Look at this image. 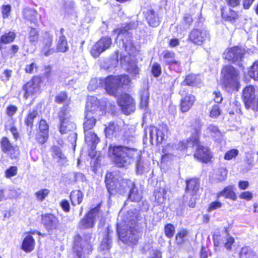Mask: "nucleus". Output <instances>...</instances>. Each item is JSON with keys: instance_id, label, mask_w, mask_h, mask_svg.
<instances>
[{"instance_id": "28", "label": "nucleus", "mask_w": 258, "mask_h": 258, "mask_svg": "<svg viewBox=\"0 0 258 258\" xmlns=\"http://www.w3.org/2000/svg\"><path fill=\"white\" fill-rule=\"evenodd\" d=\"M185 191L191 195H195L199 190L200 182L197 178H192L186 181Z\"/></svg>"}, {"instance_id": "47", "label": "nucleus", "mask_w": 258, "mask_h": 258, "mask_svg": "<svg viewBox=\"0 0 258 258\" xmlns=\"http://www.w3.org/2000/svg\"><path fill=\"white\" fill-rule=\"evenodd\" d=\"M248 75L250 78L258 81V61L254 62L250 68Z\"/></svg>"}, {"instance_id": "53", "label": "nucleus", "mask_w": 258, "mask_h": 258, "mask_svg": "<svg viewBox=\"0 0 258 258\" xmlns=\"http://www.w3.org/2000/svg\"><path fill=\"white\" fill-rule=\"evenodd\" d=\"M198 78L199 76L195 75H187L184 81V83L187 85H194L197 83Z\"/></svg>"}, {"instance_id": "16", "label": "nucleus", "mask_w": 258, "mask_h": 258, "mask_svg": "<svg viewBox=\"0 0 258 258\" xmlns=\"http://www.w3.org/2000/svg\"><path fill=\"white\" fill-rule=\"evenodd\" d=\"M120 61L122 67L132 76L136 77L137 75L139 74V69L138 68L136 62L131 59L130 55H126L121 56Z\"/></svg>"}, {"instance_id": "5", "label": "nucleus", "mask_w": 258, "mask_h": 258, "mask_svg": "<svg viewBox=\"0 0 258 258\" xmlns=\"http://www.w3.org/2000/svg\"><path fill=\"white\" fill-rule=\"evenodd\" d=\"M130 82L127 75L109 76L105 79V90L107 93L112 96H116L121 85H127Z\"/></svg>"}, {"instance_id": "7", "label": "nucleus", "mask_w": 258, "mask_h": 258, "mask_svg": "<svg viewBox=\"0 0 258 258\" xmlns=\"http://www.w3.org/2000/svg\"><path fill=\"white\" fill-rule=\"evenodd\" d=\"M223 77V83L226 87L234 89L238 84L239 74L231 66H225L221 72Z\"/></svg>"}, {"instance_id": "54", "label": "nucleus", "mask_w": 258, "mask_h": 258, "mask_svg": "<svg viewBox=\"0 0 258 258\" xmlns=\"http://www.w3.org/2000/svg\"><path fill=\"white\" fill-rule=\"evenodd\" d=\"M55 101L59 104L63 103L68 104L69 100L66 92H62L55 97Z\"/></svg>"}, {"instance_id": "23", "label": "nucleus", "mask_w": 258, "mask_h": 258, "mask_svg": "<svg viewBox=\"0 0 258 258\" xmlns=\"http://www.w3.org/2000/svg\"><path fill=\"white\" fill-rule=\"evenodd\" d=\"M1 148L2 151L10 154L12 158H16L18 155V150L17 147L13 146L6 137L2 138L1 142Z\"/></svg>"}, {"instance_id": "32", "label": "nucleus", "mask_w": 258, "mask_h": 258, "mask_svg": "<svg viewBox=\"0 0 258 258\" xmlns=\"http://www.w3.org/2000/svg\"><path fill=\"white\" fill-rule=\"evenodd\" d=\"M57 51L65 52L69 49L68 41L65 36H59L56 41Z\"/></svg>"}, {"instance_id": "21", "label": "nucleus", "mask_w": 258, "mask_h": 258, "mask_svg": "<svg viewBox=\"0 0 258 258\" xmlns=\"http://www.w3.org/2000/svg\"><path fill=\"white\" fill-rule=\"evenodd\" d=\"M195 148H196V152L194 154V157L198 160L207 162L212 158L209 149L207 147L201 146L199 140L198 144L194 145Z\"/></svg>"}, {"instance_id": "12", "label": "nucleus", "mask_w": 258, "mask_h": 258, "mask_svg": "<svg viewBox=\"0 0 258 258\" xmlns=\"http://www.w3.org/2000/svg\"><path fill=\"white\" fill-rule=\"evenodd\" d=\"M111 44L110 38L102 37L93 46L90 52L94 57H98L101 53L110 48Z\"/></svg>"}, {"instance_id": "27", "label": "nucleus", "mask_w": 258, "mask_h": 258, "mask_svg": "<svg viewBox=\"0 0 258 258\" xmlns=\"http://www.w3.org/2000/svg\"><path fill=\"white\" fill-rule=\"evenodd\" d=\"M196 99L194 95L188 94L181 100L180 108L183 112L188 111L194 105Z\"/></svg>"}, {"instance_id": "39", "label": "nucleus", "mask_w": 258, "mask_h": 258, "mask_svg": "<svg viewBox=\"0 0 258 258\" xmlns=\"http://www.w3.org/2000/svg\"><path fill=\"white\" fill-rule=\"evenodd\" d=\"M147 20L149 24L152 27H156L160 24L159 18L156 17L153 10H150L147 12Z\"/></svg>"}, {"instance_id": "4", "label": "nucleus", "mask_w": 258, "mask_h": 258, "mask_svg": "<svg viewBox=\"0 0 258 258\" xmlns=\"http://www.w3.org/2000/svg\"><path fill=\"white\" fill-rule=\"evenodd\" d=\"M58 117L60 120V132L61 134H66L69 131H72L75 128V124L69 121L70 115L66 107H62L58 113ZM77 138V134L71 132L68 137V140L72 143L76 142Z\"/></svg>"}, {"instance_id": "44", "label": "nucleus", "mask_w": 258, "mask_h": 258, "mask_svg": "<svg viewBox=\"0 0 258 258\" xmlns=\"http://www.w3.org/2000/svg\"><path fill=\"white\" fill-rule=\"evenodd\" d=\"M166 194V191L163 188L155 190L154 191V197L156 202L159 204H163L165 200Z\"/></svg>"}, {"instance_id": "24", "label": "nucleus", "mask_w": 258, "mask_h": 258, "mask_svg": "<svg viewBox=\"0 0 258 258\" xmlns=\"http://www.w3.org/2000/svg\"><path fill=\"white\" fill-rule=\"evenodd\" d=\"M255 89L252 86H248L243 90L242 97L246 107H251L255 97Z\"/></svg>"}, {"instance_id": "8", "label": "nucleus", "mask_w": 258, "mask_h": 258, "mask_svg": "<svg viewBox=\"0 0 258 258\" xmlns=\"http://www.w3.org/2000/svg\"><path fill=\"white\" fill-rule=\"evenodd\" d=\"M149 131L150 138V142L153 144L155 142L156 144L161 143L165 139L168 132V128L166 125L162 124L158 127L151 126L145 130V134Z\"/></svg>"}, {"instance_id": "18", "label": "nucleus", "mask_w": 258, "mask_h": 258, "mask_svg": "<svg viewBox=\"0 0 258 258\" xmlns=\"http://www.w3.org/2000/svg\"><path fill=\"white\" fill-rule=\"evenodd\" d=\"M125 130L126 127L123 128L114 122H110L105 128V133L106 136L109 138L112 136L127 137L128 134L125 132Z\"/></svg>"}, {"instance_id": "58", "label": "nucleus", "mask_w": 258, "mask_h": 258, "mask_svg": "<svg viewBox=\"0 0 258 258\" xmlns=\"http://www.w3.org/2000/svg\"><path fill=\"white\" fill-rule=\"evenodd\" d=\"M187 232L186 230L180 231L176 235V242L177 244H181L183 242V238L186 236Z\"/></svg>"}, {"instance_id": "63", "label": "nucleus", "mask_w": 258, "mask_h": 258, "mask_svg": "<svg viewBox=\"0 0 258 258\" xmlns=\"http://www.w3.org/2000/svg\"><path fill=\"white\" fill-rule=\"evenodd\" d=\"M238 154V151L237 149H231L227 152L225 155L224 158L229 160L235 157Z\"/></svg>"}, {"instance_id": "14", "label": "nucleus", "mask_w": 258, "mask_h": 258, "mask_svg": "<svg viewBox=\"0 0 258 258\" xmlns=\"http://www.w3.org/2000/svg\"><path fill=\"white\" fill-rule=\"evenodd\" d=\"M53 40V34L49 32H45L42 36L40 40L41 52L46 56L54 52L51 48Z\"/></svg>"}, {"instance_id": "57", "label": "nucleus", "mask_w": 258, "mask_h": 258, "mask_svg": "<svg viewBox=\"0 0 258 258\" xmlns=\"http://www.w3.org/2000/svg\"><path fill=\"white\" fill-rule=\"evenodd\" d=\"M152 73L155 77H159L161 73V67L157 62L153 63L152 67Z\"/></svg>"}, {"instance_id": "11", "label": "nucleus", "mask_w": 258, "mask_h": 258, "mask_svg": "<svg viewBox=\"0 0 258 258\" xmlns=\"http://www.w3.org/2000/svg\"><path fill=\"white\" fill-rule=\"evenodd\" d=\"M188 38L193 43L199 45L210 39L209 32L204 29H194L189 33Z\"/></svg>"}, {"instance_id": "9", "label": "nucleus", "mask_w": 258, "mask_h": 258, "mask_svg": "<svg viewBox=\"0 0 258 258\" xmlns=\"http://www.w3.org/2000/svg\"><path fill=\"white\" fill-rule=\"evenodd\" d=\"M101 215L99 207H95L91 210L84 218L80 220L79 224V228L81 229H88L93 227L97 218H99Z\"/></svg>"}, {"instance_id": "52", "label": "nucleus", "mask_w": 258, "mask_h": 258, "mask_svg": "<svg viewBox=\"0 0 258 258\" xmlns=\"http://www.w3.org/2000/svg\"><path fill=\"white\" fill-rule=\"evenodd\" d=\"M111 247V240L109 238L108 235L103 238L101 241L100 249L101 250H109Z\"/></svg>"}, {"instance_id": "3", "label": "nucleus", "mask_w": 258, "mask_h": 258, "mask_svg": "<svg viewBox=\"0 0 258 258\" xmlns=\"http://www.w3.org/2000/svg\"><path fill=\"white\" fill-rule=\"evenodd\" d=\"M105 182L110 195L122 194L134 186V182L131 180L115 178L114 173L112 172L106 174Z\"/></svg>"}, {"instance_id": "61", "label": "nucleus", "mask_w": 258, "mask_h": 258, "mask_svg": "<svg viewBox=\"0 0 258 258\" xmlns=\"http://www.w3.org/2000/svg\"><path fill=\"white\" fill-rule=\"evenodd\" d=\"M11 6L10 5H3L2 7V13L4 19L7 18L10 15Z\"/></svg>"}, {"instance_id": "29", "label": "nucleus", "mask_w": 258, "mask_h": 258, "mask_svg": "<svg viewBox=\"0 0 258 258\" xmlns=\"http://www.w3.org/2000/svg\"><path fill=\"white\" fill-rule=\"evenodd\" d=\"M85 135V141L87 144L91 146L93 150L96 148V145L99 142V139L97 135L91 131H84Z\"/></svg>"}, {"instance_id": "60", "label": "nucleus", "mask_w": 258, "mask_h": 258, "mask_svg": "<svg viewBox=\"0 0 258 258\" xmlns=\"http://www.w3.org/2000/svg\"><path fill=\"white\" fill-rule=\"evenodd\" d=\"M222 206V204L219 201H215L211 203L207 209L208 212H211L212 211L217 210L220 208Z\"/></svg>"}, {"instance_id": "22", "label": "nucleus", "mask_w": 258, "mask_h": 258, "mask_svg": "<svg viewBox=\"0 0 258 258\" xmlns=\"http://www.w3.org/2000/svg\"><path fill=\"white\" fill-rule=\"evenodd\" d=\"M163 61L166 64H169L171 69L176 71L179 70L180 62L175 59V53L173 51L164 50L162 53Z\"/></svg>"}, {"instance_id": "41", "label": "nucleus", "mask_w": 258, "mask_h": 258, "mask_svg": "<svg viewBox=\"0 0 258 258\" xmlns=\"http://www.w3.org/2000/svg\"><path fill=\"white\" fill-rule=\"evenodd\" d=\"M83 195L80 190H74L70 195V198L73 205L80 204L83 200Z\"/></svg>"}, {"instance_id": "51", "label": "nucleus", "mask_w": 258, "mask_h": 258, "mask_svg": "<svg viewBox=\"0 0 258 258\" xmlns=\"http://www.w3.org/2000/svg\"><path fill=\"white\" fill-rule=\"evenodd\" d=\"M227 171L225 168L219 169L216 173V178L219 181H222L226 178Z\"/></svg>"}, {"instance_id": "20", "label": "nucleus", "mask_w": 258, "mask_h": 258, "mask_svg": "<svg viewBox=\"0 0 258 258\" xmlns=\"http://www.w3.org/2000/svg\"><path fill=\"white\" fill-rule=\"evenodd\" d=\"M39 78L35 77L23 86V90L25 91L24 97L26 99L30 95H32L38 92L39 90Z\"/></svg>"}, {"instance_id": "45", "label": "nucleus", "mask_w": 258, "mask_h": 258, "mask_svg": "<svg viewBox=\"0 0 258 258\" xmlns=\"http://www.w3.org/2000/svg\"><path fill=\"white\" fill-rule=\"evenodd\" d=\"M104 84L105 87V79L102 80L97 78L92 79L90 82L88 88L90 91H93L99 87L101 85Z\"/></svg>"}, {"instance_id": "56", "label": "nucleus", "mask_w": 258, "mask_h": 258, "mask_svg": "<svg viewBox=\"0 0 258 258\" xmlns=\"http://www.w3.org/2000/svg\"><path fill=\"white\" fill-rule=\"evenodd\" d=\"M49 194V190L47 189H43L35 192V195L37 199L40 201H42Z\"/></svg>"}, {"instance_id": "2", "label": "nucleus", "mask_w": 258, "mask_h": 258, "mask_svg": "<svg viewBox=\"0 0 258 258\" xmlns=\"http://www.w3.org/2000/svg\"><path fill=\"white\" fill-rule=\"evenodd\" d=\"M131 210L128 212L126 219L123 220L122 223H118L117 225V233L119 239L122 242L131 246L137 245L138 239L141 236L140 232L136 228V219L137 215L134 214Z\"/></svg>"}, {"instance_id": "26", "label": "nucleus", "mask_w": 258, "mask_h": 258, "mask_svg": "<svg viewBox=\"0 0 258 258\" xmlns=\"http://www.w3.org/2000/svg\"><path fill=\"white\" fill-rule=\"evenodd\" d=\"M140 108L144 110V117L145 119L147 117V114L149 113L150 110L148 108V102L149 100V93L146 89L142 90L140 92Z\"/></svg>"}, {"instance_id": "62", "label": "nucleus", "mask_w": 258, "mask_h": 258, "mask_svg": "<svg viewBox=\"0 0 258 258\" xmlns=\"http://www.w3.org/2000/svg\"><path fill=\"white\" fill-rule=\"evenodd\" d=\"M17 173V168L16 166H11L5 172V176L7 178H10L15 176Z\"/></svg>"}, {"instance_id": "34", "label": "nucleus", "mask_w": 258, "mask_h": 258, "mask_svg": "<svg viewBox=\"0 0 258 258\" xmlns=\"http://www.w3.org/2000/svg\"><path fill=\"white\" fill-rule=\"evenodd\" d=\"M224 197L227 199H230L232 200H235L236 196L233 191V186H228L226 187L222 191L219 192L217 195V197Z\"/></svg>"}, {"instance_id": "40", "label": "nucleus", "mask_w": 258, "mask_h": 258, "mask_svg": "<svg viewBox=\"0 0 258 258\" xmlns=\"http://www.w3.org/2000/svg\"><path fill=\"white\" fill-rule=\"evenodd\" d=\"M142 194L139 193L137 188L134 183V186H132L130 189L128 199L133 202H138L142 199Z\"/></svg>"}, {"instance_id": "37", "label": "nucleus", "mask_w": 258, "mask_h": 258, "mask_svg": "<svg viewBox=\"0 0 258 258\" xmlns=\"http://www.w3.org/2000/svg\"><path fill=\"white\" fill-rule=\"evenodd\" d=\"M175 150L174 143L169 144L166 145L162 150V159L165 160L168 157L171 158Z\"/></svg>"}, {"instance_id": "42", "label": "nucleus", "mask_w": 258, "mask_h": 258, "mask_svg": "<svg viewBox=\"0 0 258 258\" xmlns=\"http://www.w3.org/2000/svg\"><path fill=\"white\" fill-rule=\"evenodd\" d=\"M206 131L207 133L216 139H218L222 136V134L217 126L210 124L207 126Z\"/></svg>"}, {"instance_id": "13", "label": "nucleus", "mask_w": 258, "mask_h": 258, "mask_svg": "<svg viewBox=\"0 0 258 258\" xmlns=\"http://www.w3.org/2000/svg\"><path fill=\"white\" fill-rule=\"evenodd\" d=\"M131 29L130 25L126 24L123 28L114 30L113 32L117 33V38L120 37L126 50H130L133 47V44L130 39L131 34L128 32Z\"/></svg>"}, {"instance_id": "46", "label": "nucleus", "mask_w": 258, "mask_h": 258, "mask_svg": "<svg viewBox=\"0 0 258 258\" xmlns=\"http://www.w3.org/2000/svg\"><path fill=\"white\" fill-rule=\"evenodd\" d=\"M16 38V34L13 31L6 32L1 37V41L3 43H10L14 40Z\"/></svg>"}, {"instance_id": "38", "label": "nucleus", "mask_w": 258, "mask_h": 258, "mask_svg": "<svg viewBox=\"0 0 258 258\" xmlns=\"http://www.w3.org/2000/svg\"><path fill=\"white\" fill-rule=\"evenodd\" d=\"M37 12L30 8H25L23 10V16L24 17L33 23H36L37 21Z\"/></svg>"}, {"instance_id": "35", "label": "nucleus", "mask_w": 258, "mask_h": 258, "mask_svg": "<svg viewBox=\"0 0 258 258\" xmlns=\"http://www.w3.org/2000/svg\"><path fill=\"white\" fill-rule=\"evenodd\" d=\"M240 258H258L256 253L249 247H243L239 253Z\"/></svg>"}, {"instance_id": "59", "label": "nucleus", "mask_w": 258, "mask_h": 258, "mask_svg": "<svg viewBox=\"0 0 258 258\" xmlns=\"http://www.w3.org/2000/svg\"><path fill=\"white\" fill-rule=\"evenodd\" d=\"M38 31L34 28H31L29 32V39L31 42H34L38 40Z\"/></svg>"}, {"instance_id": "55", "label": "nucleus", "mask_w": 258, "mask_h": 258, "mask_svg": "<svg viewBox=\"0 0 258 258\" xmlns=\"http://www.w3.org/2000/svg\"><path fill=\"white\" fill-rule=\"evenodd\" d=\"M164 231L166 236L168 238H171L175 233V227L173 225L168 224L165 226Z\"/></svg>"}, {"instance_id": "50", "label": "nucleus", "mask_w": 258, "mask_h": 258, "mask_svg": "<svg viewBox=\"0 0 258 258\" xmlns=\"http://www.w3.org/2000/svg\"><path fill=\"white\" fill-rule=\"evenodd\" d=\"M222 15L223 19L229 21L235 20L238 16L236 12L231 9H230L228 12H223Z\"/></svg>"}, {"instance_id": "25", "label": "nucleus", "mask_w": 258, "mask_h": 258, "mask_svg": "<svg viewBox=\"0 0 258 258\" xmlns=\"http://www.w3.org/2000/svg\"><path fill=\"white\" fill-rule=\"evenodd\" d=\"M39 133L36 137L37 140L41 144H44L48 137V125L46 121L41 119L39 125Z\"/></svg>"}, {"instance_id": "19", "label": "nucleus", "mask_w": 258, "mask_h": 258, "mask_svg": "<svg viewBox=\"0 0 258 258\" xmlns=\"http://www.w3.org/2000/svg\"><path fill=\"white\" fill-rule=\"evenodd\" d=\"M244 54V50L239 47H233L227 49L224 52L223 55L225 59L236 62L241 60Z\"/></svg>"}, {"instance_id": "6", "label": "nucleus", "mask_w": 258, "mask_h": 258, "mask_svg": "<svg viewBox=\"0 0 258 258\" xmlns=\"http://www.w3.org/2000/svg\"><path fill=\"white\" fill-rule=\"evenodd\" d=\"M202 123L200 120H196L195 124L192 125L193 132L188 140L179 142L174 144L176 150H182L189 148H194V145H197L201 135Z\"/></svg>"}, {"instance_id": "48", "label": "nucleus", "mask_w": 258, "mask_h": 258, "mask_svg": "<svg viewBox=\"0 0 258 258\" xmlns=\"http://www.w3.org/2000/svg\"><path fill=\"white\" fill-rule=\"evenodd\" d=\"M19 189L14 188H10L6 190L7 192V198L8 199H16L20 197L21 192L19 191Z\"/></svg>"}, {"instance_id": "49", "label": "nucleus", "mask_w": 258, "mask_h": 258, "mask_svg": "<svg viewBox=\"0 0 258 258\" xmlns=\"http://www.w3.org/2000/svg\"><path fill=\"white\" fill-rule=\"evenodd\" d=\"M38 115V111L36 109H33L30 111L28 114V116L25 119V123L27 126L31 127L33 125V122L34 119L37 117Z\"/></svg>"}, {"instance_id": "17", "label": "nucleus", "mask_w": 258, "mask_h": 258, "mask_svg": "<svg viewBox=\"0 0 258 258\" xmlns=\"http://www.w3.org/2000/svg\"><path fill=\"white\" fill-rule=\"evenodd\" d=\"M118 104L125 114H129L135 110L134 99L128 94L122 95L118 100Z\"/></svg>"}, {"instance_id": "10", "label": "nucleus", "mask_w": 258, "mask_h": 258, "mask_svg": "<svg viewBox=\"0 0 258 258\" xmlns=\"http://www.w3.org/2000/svg\"><path fill=\"white\" fill-rule=\"evenodd\" d=\"M214 245L216 247L224 246L228 250L232 249L234 239L226 232L215 234L213 236Z\"/></svg>"}, {"instance_id": "1", "label": "nucleus", "mask_w": 258, "mask_h": 258, "mask_svg": "<svg viewBox=\"0 0 258 258\" xmlns=\"http://www.w3.org/2000/svg\"><path fill=\"white\" fill-rule=\"evenodd\" d=\"M109 152L113 157L114 162L118 167H125L135 161L137 172L142 174L147 165L141 159V151L135 148L121 145H110Z\"/></svg>"}, {"instance_id": "15", "label": "nucleus", "mask_w": 258, "mask_h": 258, "mask_svg": "<svg viewBox=\"0 0 258 258\" xmlns=\"http://www.w3.org/2000/svg\"><path fill=\"white\" fill-rule=\"evenodd\" d=\"M42 223L46 230L50 234L57 230L59 227V221L53 215L45 214L42 216Z\"/></svg>"}, {"instance_id": "33", "label": "nucleus", "mask_w": 258, "mask_h": 258, "mask_svg": "<svg viewBox=\"0 0 258 258\" xmlns=\"http://www.w3.org/2000/svg\"><path fill=\"white\" fill-rule=\"evenodd\" d=\"M53 157L56 159L59 163L64 165L67 162L66 156L62 153L60 149L57 147H53L52 149Z\"/></svg>"}, {"instance_id": "36", "label": "nucleus", "mask_w": 258, "mask_h": 258, "mask_svg": "<svg viewBox=\"0 0 258 258\" xmlns=\"http://www.w3.org/2000/svg\"><path fill=\"white\" fill-rule=\"evenodd\" d=\"M85 119L86 120L84 123V131H90L95 125L96 120L89 113H86Z\"/></svg>"}, {"instance_id": "64", "label": "nucleus", "mask_w": 258, "mask_h": 258, "mask_svg": "<svg viewBox=\"0 0 258 258\" xmlns=\"http://www.w3.org/2000/svg\"><path fill=\"white\" fill-rule=\"evenodd\" d=\"M221 113L219 105H214L210 111V116L212 118L217 117Z\"/></svg>"}, {"instance_id": "43", "label": "nucleus", "mask_w": 258, "mask_h": 258, "mask_svg": "<svg viewBox=\"0 0 258 258\" xmlns=\"http://www.w3.org/2000/svg\"><path fill=\"white\" fill-rule=\"evenodd\" d=\"M82 238L80 236L77 235L75 237L74 249L76 252L79 257H80L82 255V251H85L84 247H82Z\"/></svg>"}, {"instance_id": "30", "label": "nucleus", "mask_w": 258, "mask_h": 258, "mask_svg": "<svg viewBox=\"0 0 258 258\" xmlns=\"http://www.w3.org/2000/svg\"><path fill=\"white\" fill-rule=\"evenodd\" d=\"M35 240L29 234H26L23 243L22 248L26 252H30L34 248Z\"/></svg>"}, {"instance_id": "31", "label": "nucleus", "mask_w": 258, "mask_h": 258, "mask_svg": "<svg viewBox=\"0 0 258 258\" xmlns=\"http://www.w3.org/2000/svg\"><path fill=\"white\" fill-rule=\"evenodd\" d=\"M86 113L93 114L99 110V101L95 97H91L86 105Z\"/></svg>"}]
</instances>
